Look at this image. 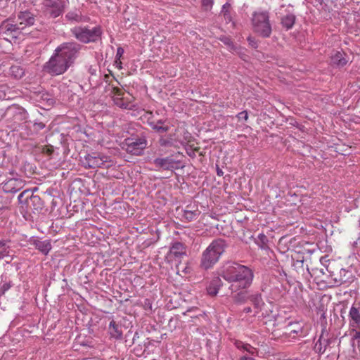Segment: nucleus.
Masks as SVG:
<instances>
[{
	"mask_svg": "<svg viewBox=\"0 0 360 360\" xmlns=\"http://www.w3.org/2000/svg\"><path fill=\"white\" fill-rule=\"evenodd\" d=\"M219 275L231 283L232 293L248 288L253 281V271L247 266L235 262H227L220 269Z\"/></svg>",
	"mask_w": 360,
	"mask_h": 360,
	"instance_id": "1",
	"label": "nucleus"
},
{
	"mask_svg": "<svg viewBox=\"0 0 360 360\" xmlns=\"http://www.w3.org/2000/svg\"><path fill=\"white\" fill-rule=\"evenodd\" d=\"M227 247L228 244L223 238L212 240L202 252L200 266L205 269L212 268L219 261Z\"/></svg>",
	"mask_w": 360,
	"mask_h": 360,
	"instance_id": "2",
	"label": "nucleus"
},
{
	"mask_svg": "<svg viewBox=\"0 0 360 360\" xmlns=\"http://www.w3.org/2000/svg\"><path fill=\"white\" fill-rule=\"evenodd\" d=\"M18 202L22 209L27 212H39L43 208V201L37 195L29 189L25 190L18 195Z\"/></svg>",
	"mask_w": 360,
	"mask_h": 360,
	"instance_id": "3",
	"label": "nucleus"
},
{
	"mask_svg": "<svg viewBox=\"0 0 360 360\" xmlns=\"http://www.w3.org/2000/svg\"><path fill=\"white\" fill-rule=\"evenodd\" d=\"M72 34L82 43L95 42L101 39L102 30L100 26L90 30L86 27H75L70 30Z\"/></svg>",
	"mask_w": 360,
	"mask_h": 360,
	"instance_id": "4",
	"label": "nucleus"
},
{
	"mask_svg": "<svg viewBox=\"0 0 360 360\" xmlns=\"http://www.w3.org/2000/svg\"><path fill=\"white\" fill-rule=\"evenodd\" d=\"M253 30L264 38L269 37L272 28L267 12L255 13L252 19Z\"/></svg>",
	"mask_w": 360,
	"mask_h": 360,
	"instance_id": "5",
	"label": "nucleus"
},
{
	"mask_svg": "<svg viewBox=\"0 0 360 360\" xmlns=\"http://www.w3.org/2000/svg\"><path fill=\"white\" fill-rule=\"evenodd\" d=\"M82 48V46L77 42H65L58 46L55 51L72 66L78 58Z\"/></svg>",
	"mask_w": 360,
	"mask_h": 360,
	"instance_id": "6",
	"label": "nucleus"
},
{
	"mask_svg": "<svg viewBox=\"0 0 360 360\" xmlns=\"http://www.w3.org/2000/svg\"><path fill=\"white\" fill-rule=\"evenodd\" d=\"M70 66L68 63L55 51L49 60L45 63L44 70L51 75L63 74Z\"/></svg>",
	"mask_w": 360,
	"mask_h": 360,
	"instance_id": "7",
	"label": "nucleus"
},
{
	"mask_svg": "<svg viewBox=\"0 0 360 360\" xmlns=\"http://www.w3.org/2000/svg\"><path fill=\"white\" fill-rule=\"evenodd\" d=\"M147 147V140L144 136L129 137L122 143V149L134 155H140Z\"/></svg>",
	"mask_w": 360,
	"mask_h": 360,
	"instance_id": "8",
	"label": "nucleus"
},
{
	"mask_svg": "<svg viewBox=\"0 0 360 360\" xmlns=\"http://www.w3.org/2000/svg\"><path fill=\"white\" fill-rule=\"evenodd\" d=\"M82 164L86 168H109L112 166V162L108 156L97 153L86 155L82 160Z\"/></svg>",
	"mask_w": 360,
	"mask_h": 360,
	"instance_id": "9",
	"label": "nucleus"
},
{
	"mask_svg": "<svg viewBox=\"0 0 360 360\" xmlns=\"http://www.w3.org/2000/svg\"><path fill=\"white\" fill-rule=\"evenodd\" d=\"M180 155V153H178L165 158H155L153 161V164L158 169H162L167 171L179 169L184 167L180 165L181 161L177 159V157Z\"/></svg>",
	"mask_w": 360,
	"mask_h": 360,
	"instance_id": "10",
	"label": "nucleus"
},
{
	"mask_svg": "<svg viewBox=\"0 0 360 360\" xmlns=\"http://www.w3.org/2000/svg\"><path fill=\"white\" fill-rule=\"evenodd\" d=\"M43 6L46 15L50 18H56L60 15L68 4L55 0H44Z\"/></svg>",
	"mask_w": 360,
	"mask_h": 360,
	"instance_id": "11",
	"label": "nucleus"
},
{
	"mask_svg": "<svg viewBox=\"0 0 360 360\" xmlns=\"http://www.w3.org/2000/svg\"><path fill=\"white\" fill-rule=\"evenodd\" d=\"M331 276L336 285L351 283L354 278L352 271L345 269H341L339 273L333 274Z\"/></svg>",
	"mask_w": 360,
	"mask_h": 360,
	"instance_id": "12",
	"label": "nucleus"
},
{
	"mask_svg": "<svg viewBox=\"0 0 360 360\" xmlns=\"http://www.w3.org/2000/svg\"><path fill=\"white\" fill-rule=\"evenodd\" d=\"M17 18L18 23L22 27V30L26 27L33 25L36 20V15L28 10L19 12Z\"/></svg>",
	"mask_w": 360,
	"mask_h": 360,
	"instance_id": "13",
	"label": "nucleus"
},
{
	"mask_svg": "<svg viewBox=\"0 0 360 360\" xmlns=\"http://www.w3.org/2000/svg\"><path fill=\"white\" fill-rule=\"evenodd\" d=\"M22 31L18 23L11 22L10 19L4 20L0 25V34H18Z\"/></svg>",
	"mask_w": 360,
	"mask_h": 360,
	"instance_id": "14",
	"label": "nucleus"
},
{
	"mask_svg": "<svg viewBox=\"0 0 360 360\" xmlns=\"http://www.w3.org/2000/svg\"><path fill=\"white\" fill-rule=\"evenodd\" d=\"M6 115H12L15 120L18 121H23L27 118V111L23 108L17 105H13L7 108L6 110Z\"/></svg>",
	"mask_w": 360,
	"mask_h": 360,
	"instance_id": "15",
	"label": "nucleus"
},
{
	"mask_svg": "<svg viewBox=\"0 0 360 360\" xmlns=\"http://www.w3.org/2000/svg\"><path fill=\"white\" fill-rule=\"evenodd\" d=\"M350 326L360 330V302L353 304L349 313Z\"/></svg>",
	"mask_w": 360,
	"mask_h": 360,
	"instance_id": "16",
	"label": "nucleus"
},
{
	"mask_svg": "<svg viewBox=\"0 0 360 360\" xmlns=\"http://www.w3.org/2000/svg\"><path fill=\"white\" fill-rule=\"evenodd\" d=\"M345 53L341 51H336L333 55L331 56L330 63L334 67L341 68L344 67L348 62L346 59Z\"/></svg>",
	"mask_w": 360,
	"mask_h": 360,
	"instance_id": "17",
	"label": "nucleus"
},
{
	"mask_svg": "<svg viewBox=\"0 0 360 360\" xmlns=\"http://www.w3.org/2000/svg\"><path fill=\"white\" fill-rule=\"evenodd\" d=\"M21 188V182L16 179H11L3 184L2 190L4 192L16 193Z\"/></svg>",
	"mask_w": 360,
	"mask_h": 360,
	"instance_id": "18",
	"label": "nucleus"
},
{
	"mask_svg": "<svg viewBox=\"0 0 360 360\" xmlns=\"http://www.w3.org/2000/svg\"><path fill=\"white\" fill-rule=\"evenodd\" d=\"M169 252L175 258H181L182 256L186 255V247L184 243L176 241L172 244Z\"/></svg>",
	"mask_w": 360,
	"mask_h": 360,
	"instance_id": "19",
	"label": "nucleus"
},
{
	"mask_svg": "<svg viewBox=\"0 0 360 360\" xmlns=\"http://www.w3.org/2000/svg\"><path fill=\"white\" fill-rule=\"evenodd\" d=\"M108 332L110 337L115 339H121L122 337V326L117 323L114 320L110 322Z\"/></svg>",
	"mask_w": 360,
	"mask_h": 360,
	"instance_id": "20",
	"label": "nucleus"
},
{
	"mask_svg": "<svg viewBox=\"0 0 360 360\" xmlns=\"http://www.w3.org/2000/svg\"><path fill=\"white\" fill-rule=\"evenodd\" d=\"M165 121L163 120H158L155 121H148L149 126L159 134L166 133L169 131V127L165 125Z\"/></svg>",
	"mask_w": 360,
	"mask_h": 360,
	"instance_id": "21",
	"label": "nucleus"
},
{
	"mask_svg": "<svg viewBox=\"0 0 360 360\" xmlns=\"http://www.w3.org/2000/svg\"><path fill=\"white\" fill-rule=\"evenodd\" d=\"M222 284L223 283L219 277L214 278L207 288V293L211 296L217 295Z\"/></svg>",
	"mask_w": 360,
	"mask_h": 360,
	"instance_id": "22",
	"label": "nucleus"
},
{
	"mask_svg": "<svg viewBox=\"0 0 360 360\" xmlns=\"http://www.w3.org/2000/svg\"><path fill=\"white\" fill-rule=\"evenodd\" d=\"M296 16L293 13H288L281 18V24L286 30L292 28L295 23Z\"/></svg>",
	"mask_w": 360,
	"mask_h": 360,
	"instance_id": "23",
	"label": "nucleus"
},
{
	"mask_svg": "<svg viewBox=\"0 0 360 360\" xmlns=\"http://www.w3.org/2000/svg\"><path fill=\"white\" fill-rule=\"evenodd\" d=\"M34 245L35 246L36 249L39 250L41 252H42L44 255H46L49 252V251L51 249V244L50 240H35L34 241Z\"/></svg>",
	"mask_w": 360,
	"mask_h": 360,
	"instance_id": "24",
	"label": "nucleus"
},
{
	"mask_svg": "<svg viewBox=\"0 0 360 360\" xmlns=\"http://www.w3.org/2000/svg\"><path fill=\"white\" fill-rule=\"evenodd\" d=\"M20 135L25 139H32L35 136L32 127L27 124V122L19 125Z\"/></svg>",
	"mask_w": 360,
	"mask_h": 360,
	"instance_id": "25",
	"label": "nucleus"
},
{
	"mask_svg": "<svg viewBox=\"0 0 360 360\" xmlns=\"http://www.w3.org/2000/svg\"><path fill=\"white\" fill-rule=\"evenodd\" d=\"M25 74V70L23 67L13 65L10 67L8 75L15 79H21Z\"/></svg>",
	"mask_w": 360,
	"mask_h": 360,
	"instance_id": "26",
	"label": "nucleus"
},
{
	"mask_svg": "<svg viewBox=\"0 0 360 360\" xmlns=\"http://www.w3.org/2000/svg\"><path fill=\"white\" fill-rule=\"evenodd\" d=\"M38 97L39 99L37 101L48 107L52 106L55 103L53 96L47 92L39 93Z\"/></svg>",
	"mask_w": 360,
	"mask_h": 360,
	"instance_id": "27",
	"label": "nucleus"
},
{
	"mask_svg": "<svg viewBox=\"0 0 360 360\" xmlns=\"http://www.w3.org/2000/svg\"><path fill=\"white\" fill-rule=\"evenodd\" d=\"M235 292L236 294L233 295L232 297L233 300L235 303L243 304L248 300V292L245 290H240Z\"/></svg>",
	"mask_w": 360,
	"mask_h": 360,
	"instance_id": "28",
	"label": "nucleus"
},
{
	"mask_svg": "<svg viewBox=\"0 0 360 360\" xmlns=\"http://www.w3.org/2000/svg\"><path fill=\"white\" fill-rule=\"evenodd\" d=\"M200 212L196 209L195 210H184L183 217L187 221H192L195 220L198 216L200 215Z\"/></svg>",
	"mask_w": 360,
	"mask_h": 360,
	"instance_id": "29",
	"label": "nucleus"
},
{
	"mask_svg": "<svg viewBox=\"0 0 360 360\" xmlns=\"http://www.w3.org/2000/svg\"><path fill=\"white\" fill-rule=\"evenodd\" d=\"M248 299L252 302L255 307L257 309H260L262 306L264 305V302L260 293L252 294L248 297Z\"/></svg>",
	"mask_w": 360,
	"mask_h": 360,
	"instance_id": "30",
	"label": "nucleus"
},
{
	"mask_svg": "<svg viewBox=\"0 0 360 360\" xmlns=\"http://www.w3.org/2000/svg\"><path fill=\"white\" fill-rule=\"evenodd\" d=\"M65 17L70 21L82 22L84 20V17L79 11H70L66 14Z\"/></svg>",
	"mask_w": 360,
	"mask_h": 360,
	"instance_id": "31",
	"label": "nucleus"
},
{
	"mask_svg": "<svg viewBox=\"0 0 360 360\" xmlns=\"http://www.w3.org/2000/svg\"><path fill=\"white\" fill-rule=\"evenodd\" d=\"M114 103L123 109H130V102L126 101L124 98L122 97H113Z\"/></svg>",
	"mask_w": 360,
	"mask_h": 360,
	"instance_id": "32",
	"label": "nucleus"
},
{
	"mask_svg": "<svg viewBox=\"0 0 360 360\" xmlns=\"http://www.w3.org/2000/svg\"><path fill=\"white\" fill-rule=\"evenodd\" d=\"M230 8H231V4L229 3H226L223 6L222 10H221V14L223 15L226 22H230L232 20Z\"/></svg>",
	"mask_w": 360,
	"mask_h": 360,
	"instance_id": "33",
	"label": "nucleus"
},
{
	"mask_svg": "<svg viewBox=\"0 0 360 360\" xmlns=\"http://www.w3.org/2000/svg\"><path fill=\"white\" fill-rule=\"evenodd\" d=\"M11 252L12 250L11 249V248H1L0 260L5 258H9L10 259L8 261H6V262L10 263L13 259V256L11 255Z\"/></svg>",
	"mask_w": 360,
	"mask_h": 360,
	"instance_id": "34",
	"label": "nucleus"
},
{
	"mask_svg": "<svg viewBox=\"0 0 360 360\" xmlns=\"http://www.w3.org/2000/svg\"><path fill=\"white\" fill-rule=\"evenodd\" d=\"M158 143L160 146L171 147L173 145L172 135H169L167 138L160 136V138L159 139Z\"/></svg>",
	"mask_w": 360,
	"mask_h": 360,
	"instance_id": "35",
	"label": "nucleus"
},
{
	"mask_svg": "<svg viewBox=\"0 0 360 360\" xmlns=\"http://www.w3.org/2000/svg\"><path fill=\"white\" fill-rule=\"evenodd\" d=\"M46 128V124L42 122L35 121L32 125V129L35 136L40 134V131Z\"/></svg>",
	"mask_w": 360,
	"mask_h": 360,
	"instance_id": "36",
	"label": "nucleus"
},
{
	"mask_svg": "<svg viewBox=\"0 0 360 360\" xmlns=\"http://www.w3.org/2000/svg\"><path fill=\"white\" fill-rule=\"evenodd\" d=\"M9 87L6 84H0V100L10 99V96L7 95Z\"/></svg>",
	"mask_w": 360,
	"mask_h": 360,
	"instance_id": "37",
	"label": "nucleus"
},
{
	"mask_svg": "<svg viewBox=\"0 0 360 360\" xmlns=\"http://www.w3.org/2000/svg\"><path fill=\"white\" fill-rule=\"evenodd\" d=\"M221 41H222L225 45H226L230 49L235 50L236 49V46L233 43L231 39L229 37H221L220 38Z\"/></svg>",
	"mask_w": 360,
	"mask_h": 360,
	"instance_id": "38",
	"label": "nucleus"
},
{
	"mask_svg": "<svg viewBox=\"0 0 360 360\" xmlns=\"http://www.w3.org/2000/svg\"><path fill=\"white\" fill-rule=\"evenodd\" d=\"M42 153L51 158L54 153V147L50 144L46 145L42 148Z\"/></svg>",
	"mask_w": 360,
	"mask_h": 360,
	"instance_id": "39",
	"label": "nucleus"
},
{
	"mask_svg": "<svg viewBox=\"0 0 360 360\" xmlns=\"http://www.w3.org/2000/svg\"><path fill=\"white\" fill-rule=\"evenodd\" d=\"M213 0H202V6L205 11H209L212 8Z\"/></svg>",
	"mask_w": 360,
	"mask_h": 360,
	"instance_id": "40",
	"label": "nucleus"
},
{
	"mask_svg": "<svg viewBox=\"0 0 360 360\" xmlns=\"http://www.w3.org/2000/svg\"><path fill=\"white\" fill-rule=\"evenodd\" d=\"M110 93L114 95V97H122L124 94L122 89L119 87H112Z\"/></svg>",
	"mask_w": 360,
	"mask_h": 360,
	"instance_id": "41",
	"label": "nucleus"
},
{
	"mask_svg": "<svg viewBox=\"0 0 360 360\" xmlns=\"http://www.w3.org/2000/svg\"><path fill=\"white\" fill-rule=\"evenodd\" d=\"M11 286L12 283L11 282L3 284L0 288V295H4L5 292L11 288Z\"/></svg>",
	"mask_w": 360,
	"mask_h": 360,
	"instance_id": "42",
	"label": "nucleus"
},
{
	"mask_svg": "<svg viewBox=\"0 0 360 360\" xmlns=\"http://www.w3.org/2000/svg\"><path fill=\"white\" fill-rule=\"evenodd\" d=\"M8 204V200L6 198L0 195V211L4 209Z\"/></svg>",
	"mask_w": 360,
	"mask_h": 360,
	"instance_id": "43",
	"label": "nucleus"
},
{
	"mask_svg": "<svg viewBox=\"0 0 360 360\" xmlns=\"http://www.w3.org/2000/svg\"><path fill=\"white\" fill-rule=\"evenodd\" d=\"M238 120H245L247 121L248 119V114L246 110L242 111L239 112L237 115Z\"/></svg>",
	"mask_w": 360,
	"mask_h": 360,
	"instance_id": "44",
	"label": "nucleus"
},
{
	"mask_svg": "<svg viewBox=\"0 0 360 360\" xmlns=\"http://www.w3.org/2000/svg\"><path fill=\"white\" fill-rule=\"evenodd\" d=\"M10 243V240H0V248H11Z\"/></svg>",
	"mask_w": 360,
	"mask_h": 360,
	"instance_id": "45",
	"label": "nucleus"
},
{
	"mask_svg": "<svg viewBox=\"0 0 360 360\" xmlns=\"http://www.w3.org/2000/svg\"><path fill=\"white\" fill-rule=\"evenodd\" d=\"M243 349L247 351L248 353L251 354H253L255 351V349L249 344H245Z\"/></svg>",
	"mask_w": 360,
	"mask_h": 360,
	"instance_id": "46",
	"label": "nucleus"
},
{
	"mask_svg": "<svg viewBox=\"0 0 360 360\" xmlns=\"http://www.w3.org/2000/svg\"><path fill=\"white\" fill-rule=\"evenodd\" d=\"M248 41L249 42V44L252 47V48H257V41L255 40V38L252 37H249L248 38Z\"/></svg>",
	"mask_w": 360,
	"mask_h": 360,
	"instance_id": "47",
	"label": "nucleus"
},
{
	"mask_svg": "<svg viewBox=\"0 0 360 360\" xmlns=\"http://www.w3.org/2000/svg\"><path fill=\"white\" fill-rule=\"evenodd\" d=\"M245 345V344H244L243 342L241 341H236L235 342V346L238 348V349H243L244 346Z\"/></svg>",
	"mask_w": 360,
	"mask_h": 360,
	"instance_id": "48",
	"label": "nucleus"
},
{
	"mask_svg": "<svg viewBox=\"0 0 360 360\" xmlns=\"http://www.w3.org/2000/svg\"><path fill=\"white\" fill-rule=\"evenodd\" d=\"M258 237H259V238L261 240L262 244H265L266 242L267 241V238H266V236L264 234H262V233L259 234Z\"/></svg>",
	"mask_w": 360,
	"mask_h": 360,
	"instance_id": "49",
	"label": "nucleus"
},
{
	"mask_svg": "<svg viewBox=\"0 0 360 360\" xmlns=\"http://www.w3.org/2000/svg\"><path fill=\"white\" fill-rule=\"evenodd\" d=\"M217 174L218 176H221L224 174V172L221 168L218 165H217Z\"/></svg>",
	"mask_w": 360,
	"mask_h": 360,
	"instance_id": "50",
	"label": "nucleus"
},
{
	"mask_svg": "<svg viewBox=\"0 0 360 360\" xmlns=\"http://www.w3.org/2000/svg\"><path fill=\"white\" fill-rule=\"evenodd\" d=\"M198 150V149H195L194 150H192L191 152H187V154L191 157V158H194L195 156V151Z\"/></svg>",
	"mask_w": 360,
	"mask_h": 360,
	"instance_id": "51",
	"label": "nucleus"
},
{
	"mask_svg": "<svg viewBox=\"0 0 360 360\" xmlns=\"http://www.w3.org/2000/svg\"><path fill=\"white\" fill-rule=\"evenodd\" d=\"M240 360H255V359L250 356H243L240 358Z\"/></svg>",
	"mask_w": 360,
	"mask_h": 360,
	"instance_id": "52",
	"label": "nucleus"
},
{
	"mask_svg": "<svg viewBox=\"0 0 360 360\" xmlns=\"http://www.w3.org/2000/svg\"><path fill=\"white\" fill-rule=\"evenodd\" d=\"M6 117V110L4 111L2 109L0 110V120L3 117Z\"/></svg>",
	"mask_w": 360,
	"mask_h": 360,
	"instance_id": "53",
	"label": "nucleus"
},
{
	"mask_svg": "<svg viewBox=\"0 0 360 360\" xmlns=\"http://www.w3.org/2000/svg\"><path fill=\"white\" fill-rule=\"evenodd\" d=\"M243 311L246 314H248V313L252 312V309H251V307H248L244 308Z\"/></svg>",
	"mask_w": 360,
	"mask_h": 360,
	"instance_id": "54",
	"label": "nucleus"
},
{
	"mask_svg": "<svg viewBox=\"0 0 360 360\" xmlns=\"http://www.w3.org/2000/svg\"><path fill=\"white\" fill-rule=\"evenodd\" d=\"M123 52H124V50L122 48H120V47L118 48L117 51V56L122 55L123 53Z\"/></svg>",
	"mask_w": 360,
	"mask_h": 360,
	"instance_id": "55",
	"label": "nucleus"
},
{
	"mask_svg": "<svg viewBox=\"0 0 360 360\" xmlns=\"http://www.w3.org/2000/svg\"><path fill=\"white\" fill-rule=\"evenodd\" d=\"M326 347V345L324 346V349H323V351H322V347H320L319 348V352L320 353H323V352H325Z\"/></svg>",
	"mask_w": 360,
	"mask_h": 360,
	"instance_id": "56",
	"label": "nucleus"
},
{
	"mask_svg": "<svg viewBox=\"0 0 360 360\" xmlns=\"http://www.w3.org/2000/svg\"><path fill=\"white\" fill-rule=\"evenodd\" d=\"M135 337H137L139 338V335H138V333H136L133 337V341H132V343H134V341H135Z\"/></svg>",
	"mask_w": 360,
	"mask_h": 360,
	"instance_id": "57",
	"label": "nucleus"
},
{
	"mask_svg": "<svg viewBox=\"0 0 360 360\" xmlns=\"http://www.w3.org/2000/svg\"><path fill=\"white\" fill-rule=\"evenodd\" d=\"M291 333H294L297 334L298 333V330H297L296 328H294L293 330H291Z\"/></svg>",
	"mask_w": 360,
	"mask_h": 360,
	"instance_id": "58",
	"label": "nucleus"
},
{
	"mask_svg": "<svg viewBox=\"0 0 360 360\" xmlns=\"http://www.w3.org/2000/svg\"><path fill=\"white\" fill-rule=\"evenodd\" d=\"M319 344H320V346H321L322 342H321V338L319 340Z\"/></svg>",
	"mask_w": 360,
	"mask_h": 360,
	"instance_id": "59",
	"label": "nucleus"
},
{
	"mask_svg": "<svg viewBox=\"0 0 360 360\" xmlns=\"http://www.w3.org/2000/svg\"><path fill=\"white\" fill-rule=\"evenodd\" d=\"M91 74L94 75L93 70H91Z\"/></svg>",
	"mask_w": 360,
	"mask_h": 360,
	"instance_id": "60",
	"label": "nucleus"
},
{
	"mask_svg": "<svg viewBox=\"0 0 360 360\" xmlns=\"http://www.w3.org/2000/svg\"><path fill=\"white\" fill-rule=\"evenodd\" d=\"M91 74L94 75L93 70H91Z\"/></svg>",
	"mask_w": 360,
	"mask_h": 360,
	"instance_id": "61",
	"label": "nucleus"
},
{
	"mask_svg": "<svg viewBox=\"0 0 360 360\" xmlns=\"http://www.w3.org/2000/svg\"><path fill=\"white\" fill-rule=\"evenodd\" d=\"M91 74L94 75L93 70H91Z\"/></svg>",
	"mask_w": 360,
	"mask_h": 360,
	"instance_id": "62",
	"label": "nucleus"
},
{
	"mask_svg": "<svg viewBox=\"0 0 360 360\" xmlns=\"http://www.w3.org/2000/svg\"><path fill=\"white\" fill-rule=\"evenodd\" d=\"M318 342L315 345V349H316Z\"/></svg>",
	"mask_w": 360,
	"mask_h": 360,
	"instance_id": "63",
	"label": "nucleus"
}]
</instances>
